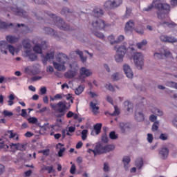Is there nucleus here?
<instances>
[{"instance_id":"10","label":"nucleus","mask_w":177,"mask_h":177,"mask_svg":"<svg viewBox=\"0 0 177 177\" xmlns=\"http://www.w3.org/2000/svg\"><path fill=\"white\" fill-rule=\"evenodd\" d=\"M171 12V8H169V11H167L165 9L162 8L160 10H158L157 15L158 19L161 20V21H165L166 19H168V14Z\"/></svg>"},{"instance_id":"35","label":"nucleus","mask_w":177,"mask_h":177,"mask_svg":"<svg viewBox=\"0 0 177 177\" xmlns=\"http://www.w3.org/2000/svg\"><path fill=\"white\" fill-rule=\"evenodd\" d=\"M108 40L109 41L111 45H115L117 44V40H115V37L113 35H109L108 37Z\"/></svg>"},{"instance_id":"34","label":"nucleus","mask_w":177,"mask_h":177,"mask_svg":"<svg viewBox=\"0 0 177 177\" xmlns=\"http://www.w3.org/2000/svg\"><path fill=\"white\" fill-rule=\"evenodd\" d=\"M27 149V144H18L17 149L19 150L20 151H26Z\"/></svg>"},{"instance_id":"12","label":"nucleus","mask_w":177,"mask_h":177,"mask_svg":"<svg viewBox=\"0 0 177 177\" xmlns=\"http://www.w3.org/2000/svg\"><path fill=\"white\" fill-rule=\"evenodd\" d=\"M123 70L127 78H130V79L133 78V72L132 71V69L131 68V66H129V65L127 64H124Z\"/></svg>"},{"instance_id":"38","label":"nucleus","mask_w":177,"mask_h":177,"mask_svg":"<svg viewBox=\"0 0 177 177\" xmlns=\"http://www.w3.org/2000/svg\"><path fill=\"white\" fill-rule=\"evenodd\" d=\"M104 153H109V151H112L113 149H115L114 145H105L104 146Z\"/></svg>"},{"instance_id":"16","label":"nucleus","mask_w":177,"mask_h":177,"mask_svg":"<svg viewBox=\"0 0 177 177\" xmlns=\"http://www.w3.org/2000/svg\"><path fill=\"white\" fill-rule=\"evenodd\" d=\"M6 39L8 44H17V42H19V37L12 35H7Z\"/></svg>"},{"instance_id":"64","label":"nucleus","mask_w":177,"mask_h":177,"mask_svg":"<svg viewBox=\"0 0 177 177\" xmlns=\"http://www.w3.org/2000/svg\"><path fill=\"white\" fill-rule=\"evenodd\" d=\"M42 49H47L48 48V44H46V41H41V44L40 46Z\"/></svg>"},{"instance_id":"59","label":"nucleus","mask_w":177,"mask_h":177,"mask_svg":"<svg viewBox=\"0 0 177 177\" xmlns=\"http://www.w3.org/2000/svg\"><path fill=\"white\" fill-rule=\"evenodd\" d=\"M75 171H76L75 165H72L71 169H70V173L72 175H74V174H75Z\"/></svg>"},{"instance_id":"50","label":"nucleus","mask_w":177,"mask_h":177,"mask_svg":"<svg viewBox=\"0 0 177 177\" xmlns=\"http://www.w3.org/2000/svg\"><path fill=\"white\" fill-rule=\"evenodd\" d=\"M88 133V130L84 129L82 131V140H86V135Z\"/></svg>"},{"instance_id":"17","label":"nucleus","mask_w":177,"mask_h":177,"mask_svg":"<svg viewBox=\"0 0 177 177\" xmlns=\"http://www.w3.org/2000/svg\"><path fill=\"white\" fill-rule=\"evenodd\" d=\"M8 46H9V44L6 41H0V49L2 52V53H4V55H8Z\"/></svg>"},{"instance_id":"22","label":"nucleus","mask_w":177,"mask_h":177,"mask_svg":"<svg viewBox=\"0 0 177 177\" xmlns=\"http://www.w3.org/2000/svg\"><path fill=\"white\" fill-rule=\"evenodd\" d=\"M135 118L137 121H143L145 120V115L142 112L136 111L135 114Z\"/></svg>"},{"instance_id":"33","label":"nucleus","mask_w":177,"mask_h":177,"mask_svg":"<svg viewBox=\"0 0 177 177\" xmlns=\"http://www.w3.org/2000/svg\"><path fill=\"white\" fill-rule=\"evenodd\" d=\"M44 31L48 35H55V30L52 28L46 27L44 28Z\"/></svg>"},{"instance_id":"32","label":"nucleus","mask_w":177,"mask_h":177,"mask_svg":"<svg viewBox=\"0 0 177 177\" xmlns=\"http://www.w3.org/2000/svg\"><path fill=\"white\" fill-rule=\"evenodd\" d=\"M33 50L35 53H42V47L39 44H37L33 47Z\"/></svg>"},{"instance_id":"51","label":"nucleus","mask_w":177,"mask_h":177,"mask_svg":"<svg viewBox=\"0 0 177 177\" xmlns=\"http://www.w3.org/2000/svg\"><path fill=\"white\" fill-rule=\"evenodd\" d=\"M94 35L95 37H97V38H100V39H103L104 38V35L100 32H95Z\"/></svg>"},{"instance_id":"53","label":"nucleus","mask_w":177,"mask_h":177,"mask_svg":"<svg viewBox=\"0 0 177 177\" xmlns=\"http://www.w3.org/2000/svg\"><path fill=\"white\" fill-rule=\"evenodd\" d=\"M124 39H125V37H124V35L118 36L117 38V40H116V44H120V43L122 42V41H124Z\"/></svg>"},{"instance_id":"42","label":"nucleus","mask_w":177,"mask_h":177,"mask_svg":"<svg viewBox=\"0 0 177 177\" xmlns=\"http://www.w3.org/2000/svg\"><path fill=\"white\" fill-rule=\"evenodd\" d=\"M154 113L156 115H158V117H161V116L164 115V112L158 108L154 109Z\"/></svg>"},{"instance_id":"57","label":"nucleus","mask_w":177,"mask_h":177,"mask_svg":"<svg viewBox=\"0 0 177 177\" xmlns=\"http://www.w3.org/2000/svg\"><path fill=\"white\" fill-rule=\"evenodd\" d=\"M131 12L132 11L131 10V9L127 8L126 14L124 15V19H128V17L131 16Z\"/></svg>"},{"instance_id":"19","label":"nucleus","mask_w":177,"mask_h":177,"mask_svg":"<svg viewBox=\"0 0 177 177\" xmlns=\"http://www.w3.org/2000/svg\"><path fill=\"white\" fill-rule=\"evenodd\" d=\"M93 15L94 19H99V17H102L104 15L103 10L101 8H95L93 10Z\"/></svg>"},{"instance_id":"18","label":"nucleus","mask_w":177,"mask_h":177,"mask_svg":"<svg viewBox=\"0 0 177 177\" xmlns=\"http://www.w3.org/2000/svg\"><path fill=\"white\" fill-rule=\"evenodd\" d=\"M134 28H135V24L133 21L130 20L126 24L124 30L126 32H128L129 31L132 32V30H133Z\"/></svg>"},{"instance_id":"21","label":"nucleus","mask_w":177,"mask_h":177,"mask_svg":"<svg viewBox=\"0 0 177 177\" xmlns=\"http://www.w3.org/2000/svg\"><path fill=\"white\" fill-rule=\"evenodd\" d=\"M104 145L102 144H97L95 146V153L96 154H103L104 153Z\"/></svg>"},{"instance_id":"62","label":"nucleus","mask_w":177,"mask_h":177,"mask_svg":"<svg viewBox=\"0 0 177 177\" xmlns=\"http://www.w3.org/2000/svg\"><path fill=\"white\" fill-rule=\"evenodd\" d=\"M40 94L42 95H46V87L44 86L40 88Z\"/></svg>"},{"instance_id":"27","label":"nucleus","mask_w":177,"mask_h":177,"mask_svg":"<svg viewBox=\"0 0 177 177\" xmlns=\"http://www.w3.org/2000/svg\"><path fill=\"white\" fill-rule=\"evenodd\" d=\"M90 106L92 109V112L93 114L96 115L97 113H99L97 110H99V106H96L95 103H93V102H90Z\"/></svg>"},{"instance_id":"7","label":"nucleus","mask_w":177,"mask_h":177,"mask_svg":"<svg viewBox=\"0 0 177 177\" xmlns=\"http://www.w3.org/2000/svg\"><path fill=\"white\" fill-rule=\"evenodd\" d=\"M91 26L95 30H103L106 27V24L103 19L93 18L91 21Z\"/></svg>"},{"instance_id":"49","label":"nucleus","mask_w":177,"mask_h":177,"mask_svg":"<svg viewBox=\"0 0 177 177\" xmlns=\"http://www.w3.org/2000/svg\"><path fill=\"white\" fill-rule=\"evenodd\" d=\"M7 50H9V52H10V53H11V55H15V47L13 46L8 44Z\"/></svg>"},{"instance_id":"31","label":"nucleus","mask_w":177,"mask_h":177,"mask_svg":"<svg viewBox=\"0 0 177 177\" xmlns=\"http://www.w3.org/2000/svg\"><path fill=\"white\" fill-rule=\"evenodd\" d=\"M68 13H74V10H70L68 8H63L61 10V15H68Z\"/></svg>"},{"instance_id":"30","label":"nucleus","mask_w":177,"mask_h":177,"mask_svg":"<svg viewBox=\"0 0 177 177\" xmlns=\"http://www.w3.org/2000/svg\"><path fill=\"white\" fill-rule=\"evenodd\" d=\"M65 77L66 78H70V79L74 78V77H75V72L71 70H69L66 73H65Z\"/></svg>"},{"instance_id":"2","label":"nucleus","mask_w":177,"mask_h":177,"mask_svg":"<svg viewBox=\"0 0 177 177\" xmlns=\"http://www.w3.org/2000/svg\"><path fill=\"white\" fill-rule=\"evenodd\" d=\"M50 106L54 111V115L57 118H62L67 113V110H69V107L66 104V102L60 101L57 104L50 103Z\"/></svg>"},{"instance_id":"9","label":"nucleus","mask_w":177,"mask_h":177,"mask_svg":"<svg viewBox=\"0 0 177 177\" xmlns=\"http://www.w3.org/2000/svg\"><path fill=\"white\" fill-rule=\"evenodd\" d=\"M119 129L122 133H127L132 129V124L129 122H120L119 123Z\"/></svg>"},{"instance_id":"63","label":"nucleus","mask_w":177,"mask_h":177,"mask_svg":"<svg viewBox=\"0 0 177 177\" xmlns=\"http://www.w3.org/2000/svg\"><path fill=\"white\" fill-rule=\"evenodd\" d=\"M155 59H162V55L161 53H156L153 55Z\"/></svg>"},{"instance_id":"6","label":"nucleus","mask_w":177,"mask_h":177,"mask_svg":"<svg viewBox=\"0 0 177 177\" xmlns=\"http://www.w3.org/2000/svg\"><path fill=\"white\" fill-rule=\"evenodd\" d=\"M122 5V0H107L104 2L103 7L105 10H113Z\"/></svg>"},{"instance_id":"41","label":"nucleus","mask_w":177,"mask_h":177,"mask_svg":"<svg viewBox=\"0 0 177 177\" xmlns=\"http://www.w3.org/2000/svg\"><path fill=\"white\" fill-rule=\"evenodd\" d=\"M161 24H166V26L169 28H174V27L176 26V24L172 21L171 22L163 21V23H162Z\"/></svg>"},{"instance_id":"47","label":"nucleus","mask_w":177,"mask_h":177,"mask_svg":"<svg viewBox=\"0 0 177 177\" xmlns=\"http://www.w3.org/2000/svg\"><path fill=\"white\" fill-rule=\"evenodd\" d=\"M29 59L30 60V62H34L35 60H37V59H38V57L37 56V55L32 53L28 55Z\"/></svg>"},{"instance_id":"29","label":"nucleus","mask_w":177,"mask_h":177,"mask_svg":"<svg viewBox=\"0 0 177 177\" xmlns=\"http://www.w3.org/2000/svg\"><path fill=\"white\" fill-rule=\"evenodd\" d=\"M124 108L127 110V111H131V110L133 108V105L129 101H125L124 102Z\"/></svg>"},{"instance_id":"13","label":"nucleus","mask_w":177,"mask_h":177,"mask_svg":"<svg viewBox=\"0 0 177 177\" xmlns=\"http://www.w3.org/2000/svg\"><path fill=\"white\" fill-rule=\"evenodd\" d=\"M160 39L162 41V42H167L169 44H174V42H177V39L174 37L167 36L164 35H160Z\"/></svg>"},{"instance_id":"58","label":"nucleus","mask_w":177,"mask_h":177,"mask_svg":"<svg viewBox=\"0 0 177 177\" xmlns=\"http://www.w3.org/2000/svg\"><path fill=\"white\" fill-rule=\"evenodd\" d=\"M153 134L151 133H148L147 134V140L149 142V143H153Z\"/></svg>"},{"instance_id":"40","label":"nucleus","mask_w":177,"mask_h":177,"mask_svg":"<svg viewBox=\"0 0 177 177\" xmlns=\"http://www.w3.org/2000/svg\"><path fill=\"white\" fill-rule=\"evenodd\" d=\"M84 92V86H79L75 90V95H81Z\"/></svg>"},{"instance_id":"8","label":"nucleus","mask_w":177,"mask_h":177,"mask_svg":"<svg viewBox=\"0 0 177 177\" xmlns=\"http://www.w3.org/2000/svg\"><path fill=\"white\" fill-rule=\"evenodd\" d=\"M133 62L138 70H142L143 67L144 61L143 55L140 53H136L133 57Z\"/></svg>"},{"instance_id":"3","label":"nucleus","mask_w":177,"mask_h":177,"mask_svg":"<svg viewBox=\"0 0 177 177\" xmlns=\"http://www.w3.org/2000/svg\"><path fill=\"white\" fill-rule=\"evenodd\" d=\"M56 60L58 63L53 62V66L55 70H58V71H65L66 66H64V64L70 63V58L68 56L63 53H59L56 55Z\"/></svg>"},{"instance_id":"45","label":"nucleus","mask_w":177,"mask_h":177,"mask_svg":"<svg viewBox=\"0 0 177 177\" xmlns=\"http://www.w3.org/2000/svg\"><path fill=\"white\" fill-rule=\"evenodd\" d=\"M158 125H160V122L156 121L152 125V131L153 132L157 131L158 129Z\"/></svg>"},{"instance_id":"61","label":"nucleus","mask_w":177,"mask_h":177,"mask_svg":"<svg viewBox=\"0 0 177 177\" xmlns=\"http://www.w3.org/2000/svg\"><path fill=\"white\" fill-rule=\"evenodd\" d=\"M102 140L104 142V143H107L109 142V138L107 137V134H104L102 137Z\"/></svg>"},{"instance_id":"36","label":"nucleus","mask_w":177,"mask_h":177,"mask_svg":"<svg viewBox=\"0 0 177 177\" xmlns=\"http://www.w3.org/2000/svg\"><path fill=\"white\" fill-rule=\"evenodd\" d=\"M44 171H48V174H55V170L53 166H46L44 169Z\"/></svg>"},{"instance_id":"23","label":"nucleus","mask_w":177,"mask_h":177,"mask_svg":"<svg viewBox=\"0 0 177 177\" xmlns=\"http://www.w3.org/2000/svg\"><path fill=\"white\" fill-rule=\"evenodd\" d=\"M8 27H13V24L12 23L8 24L2 21L0 19V30H6V28H8Z\"/></svg>"},{"instance_id":"39","label":"nucleus","mask_w":177,"mask_h":177,"mask_svg":"<svg viewBox=\"0 0 177 177\" xmlns=\"http://www.w3.org/2000/svg\"><path fill=\"white\" fill-rule=\"evenodd\" d=\"M9 100L8 101V106H13V104H15V102H13V100H15V95L13 94H10L8 96Z\"/></svg>"},{"instance_id":"43","label":"nucleus","mask_w":177,"mask_h":177,"mask_svg":"<svg viewBox=\"0 0 177 177\" xmlns=\"http://www.w3.org/2000/svg\"><path fill=\"white\" fill-rule=\"evenodd\" d=\"M22 45L26 49H30V48H31V44L27 40H24L22 42Z\"/></svg>"},{"instance_id":"28","label":"nucleus","mask_w":177,"mask_h":177,"mask_svg":"<svg viewBox=\"0 0 177 177\" xmlns=\"http://www.w3.org/2000/svg\"><path fill=\"white\" fill-rule=\"evenodd\" d=\"M102 123H97L94 125V131H95L96 135H99L100 132L102 131Z\"/></svg>"},{"instance_id":"26","label":"nucleus","mask_w":177,"mask_h":177,"mask_svg":"<svg viewBox=\"0 0 177 177\" xmlns=\"http://www.w3.org/2000/svg\"><path fill=\"white\" fill-rule=\"evenodd\" d=\"M136 167L138 168V169H140L142 167H143V158H138L136 160Z\"/></svg>"},{"instance_id":"44","label":"nucleus","mask_w":177,"mask_h":177,"mask_svg":"<svg viewBox=\"0 0 177 177\" xmlns=\"http://www.w3.org/2000/svg\"><path fill=\"white\" fill-rule=\"evenodd\" d=\"M29 124H37L38 122V119L37 118L30 117L28 119Z\"/></svg>"},{"instance_id":"4","label":"nucleus","mask_w":177,"mask_h":177,"mask_svg":"<svg viewBox=\"0 0 177 177\" xmlns=\"http://www.w3.org/2000/svg\"><path fill=\"white\" fill-rule=\"evenodd\" d=\"M157 9L158 10H161V9H165L167 12H169L170 6L169 4L167 3H160V0H153L152 3L145 8L144 10L145 12H150L152 9Z\"/></svg>"},{"instance_id":"20","label":"nucleus","mask_w":177,"mask_h":177,"mask_svg":"<svg viewBox=\"0 0 177 177\" xmlns=\"http://www.w3.org/2000/svg\"><path fill=\"white\" fill-rule=\"evenodd\" d=\"M91 75L92 73L88 69L85 67L81 68L80 75H82V77H91Z\"/></svg>"},{"instance_id":"55","label":"nucleus","mask_w":177,"mask_h":177,"mask_svg":"<svg viewBox=\"0 0 177 177\" xmlns=\"http://www.w3.org/2000/svg\"><path fill=\"white\" fill-rule=\"evenodd\" d=\"M175 82H167L166 83L167 86H169V88H175Z\"/></svg>"},{"instance_id":"37","label":"nucleus","mask_w":177,"mask_h":177,"mask_svg":"<svg viewBox=\"0 0 177 177\" xmlns=\"http://www.w3.org/2000/svg\"><path fill=\"white\" fill-rule=\"evenodd\" d=\"M136 45L138 49H142V46H146V45H147V40L143 39L142 41L137 43Z\"/></svg>"},{"instance_id":"15","label":"nucleus","mask_w":177,"mask_h":177,"mask_svg":"<svg viewBox=\"0 0 177 177\" xmlns=\"http://www.w3.org/2000/svg\"><path fill=\"white\" fill-rule=\"evenodd\" d=\"M169 153V149L167 147H163L159 151V156L162 160H165L167 157H168V154Z\"/></svg>"},{"instance_id":"54","label":"nucleus","mask_w":177,"mask_h":177,"mask_svg":"<svg viewBox=\"0 0 177 177\" xmlns=\"http://www.w3.org/2000/svg\"><path fill=\"white\" fill-rule=\"evenodd\" d=\"M159 138L161 140H167V139H168V135H167L166 133H161Z\"/></svg>"},{"instance_id":"1","label":"nucleus","mask_w":177,"mask_h":177,"mask_svg":"<svg viewBox=\"0 0 177 177\" xmlns=\"http://www.w3.org/2000/svg\"><path fill=\"white\" fill-rule=\"evenodd\" d=\"M46 15L51 17V19H53L55 26H57V27H58L59 30H62L63 31H70V32L74 31L75 30L74 27L70 26V25L66 24V21L63 19H62L60 17H57L56 16V15L50 12L44 13V16H46Z\"/></svg>"},{"instance_id":"11","label":"nucleus","mask_w":177,"mask_h":177,"mask_svg":"<svg viewBox=\"0 0 177 177\" xmlns=\"http://www.w3.org/2000/svg\"><path fill=\"white\" fill-rule=\"evenodd\" d=\"M11 10L12 12H14V13H15L16 16H20L21 17H24V19L27 17V12L19 7H12Z\"/></svg>"},{"instance_id":"48","label":"nucleus","mask_w":177,"mask_h":177,"mask_svg":"<svg viewBox=\"0 0 177 177\" xmlns=\"http://www.w3.org/2000/svg\"><path fill=\"white\" fill-rule=\"evenodd\" d=\"M3 114L4 117H12L13 115V113L10 112L8 110H4L3 111Z\"/></svg>"},{"instance_id":"56","label":"nucleus","mask_w":177,"mask_h":177,"mask_svg":"<svg viewBox=\"0 0 177 177\" xmlns=\"http://www.w3.org/2000/svg\"><path fill=\"white\" fill-rule=\"evenodd\" d=\"M114 109H115V111H113V113L111 114V115L112 116L118 115V114H120V111L118 110V108L117 107V106H115Z\"/></svg>"},{"instance_id":"14","label":"nucleus","mask_w":177,"mask_h":177,"mask_svg":"<svg viewBox=\"0 0 177 177\" xmlns=\"http://www.w3.org/2000/svg\"><path fill=\"white\" fill-rule=\"evenodd\" d=\"M122 161L123 162L124 169L126 171H129L131 167V157L128 156H124Z\"/></svg>"},{"instance_id":"52","label":"nucleus","mask_w":177,"mask_h":177,"mask_svg":"<svg viewBox=\"0 0 177 177\" xmlns=\"http://www.w3.org/2000/svg\"><path fill=\"white\" fill-rule=\"evenodd\" d=\"M44 13L42 12H39L35 14V17H37V20H42L44 19Z\"/></svg>"},{"instance_id":"24","label":"nucleus","mask_w":177,"mask_h":177,"mask_svg":"<svg viewBox=\"0 0 177 177\" xmlns=\"http://www.w3.org/2000/svg\"><path fill=\"white\" fill-rule=\"evenodd\" d=\"M45 59L47 61L53 60L55 59V52L50 51V52L47 53V54L45 57Z\"/></svg>"},{"instance_id":"25","label":"nucleus","mask_w":177,"mask_h":177,"mask_svg":"<svg viewBox=\"0 0 177 177\" xmlns=\"http://www.w3.org/2000/svg\"><path fill=\"white\" fill-rule=\"evenodd\" d=\"M121 78H122V77L120 73H115L111 76V80H112V81H120Z\"/></svg>"},{"instance_id":"5","label":"nucleus","mask_w":177,"mask_h":177,"mask_svg":"<svg viewBox=\"0 0 177 177\" xmlns=\"http://www.w3.org/2000/svg\"><path fill=\"white\" fill-rule=\"evenodd\" d=\"M127 49H128L127 44L121 45L120 46H115V50L117 51V54L115 56V59L117 63H122L124 56H125V53H127Z\"/></svg>"},{"instance_id":"46","label":"nucleus","mask_w":177,"mask_h":177,"mask_svg":"<svg viewBox=\"0 0 177 177\" xmlns=\"http://www.w3.org/2000/svg\"><path fill=\"white\" fill-rule=\"evenodd\" d=\"M109 138L112 140L118 139V135L115 134V131H111L109 133Z\"/></svg>"},{"instance_id":"60","label":"nucleus","mask_w":177,"mask_h":177,"mask_svg":"<svg viewBox=\"0 0 177 177\" xmlns=\"http://www.w3.org/2000/svg\"><path fill=\"white\" fill-rule=\"evenodd\" d=\"M7 133H9L10 134V136H9V138L10 139H13V138H15L16 136V133H13L12 131H7Z\"/></svg>"}]
</instances>
